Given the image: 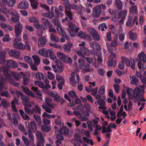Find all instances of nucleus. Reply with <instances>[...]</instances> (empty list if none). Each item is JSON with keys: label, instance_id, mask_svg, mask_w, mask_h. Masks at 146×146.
<instances>
[{"label": "nucleus", "instance_id": "1", "mask_svg": "<svg viewBox=\"0 0 146 146\" xmlns=\"http://www.w3.org/2000/svg\"><path fill=\"white\" fill-rule=\"evenodd\" d=\"M39 53L41 56L44 57H47L49 56L51 59H52L54 61H55L56 60V56L52 57L54 54L51 49H48L47 50L44 48L40 49L39 51Z\"/></svg>", "mask_w": 146, "mask_h": 146}, {"label": "nucleus", "instance_id": "2", "mask_svg": "<svg viewBox=\"0 0 146 146\" xmlns=\"http://www.w3.org/2000/svg\"><path fill=\"white\" fill-rule=\"evenodd\" d=\"M78 61L79 68L82 70L84 72H91L93 71L92 68H90V66L89 64H85L84 60L80 59L78 60Z\"/></svg>", "mask_w": 146, "mask_h": 146}, {"label": "nucleus", "instance_id": "3", "mask_svg": "<svg viewBox=\"0 0 146 146\" xmlns=\"http://www.w3.org/2000/svg\"><path fill=\"white\" fill-rule=\"evenodd\" d=\"M45 100V102L46 105L49 107H48L45 105H42L41 106L46 111L51 113H52V109L54 108V107L51 104L52 100L50 98L48 97L46 98Z\"/></svg>", "mask_w": 146, "mask_h": 146}, {"label": "nucleus", "instance_id": "4", "mask_svg": "<svg viewBox=\"0 0 146 146\" xmlns=\"http://www.w3.org/2000/svg\"><path fill=\"white\" fill-rule=\"evenodd\" d=\"M56 65H52V66L53 69V71L55 73L57 72L59 73L61 72L64 70V67L63 64L59 60H55Z\"/></svg>", "mask_w": 146, "mask_h": 146}, {"label": "nucleus", "instance_id": "5", "mask_svg": "<svg viewBox=\"0 0 146 146\" xmlns=\"http://www.w3.org/2000/svg\"><path fill=\"white\" fill-rule=\"evenodd\" d=\"M121 60L125 62L126 64L127 67H129L131 66V68L132 69H134L135 68V63L134 59L131 58L129 60L124 56H121Z\"/></svg>", "mask_w": 146, "mask_h": 146}, {"label": "nucleus", "instance_id": "6", "mask_svg": "<svg viewBox=\"0 0 146 146\" xmlns=\"http://www.w3.org/2000/svg\"><path fill=\"white\" fill-rule=\"evenodd\" d=\"M70 84L73 86H75L77 83L80 81V78L78 75L76 73L72 72L71 77L70 79Z\"/></svg>", "mask_w": 146, "mask_h": 146}, {"label": "nucleus", "instance_id": "7", "mask_svg": "<svg viewBox=\"0 0 146 146\" xmlns=\"http://www.w3.org/2000/svg\"><path fill=\"white\" fill-rule=\"evenodd\" d=\"M140 87L141 89L138 87H136L134 90L133 96L135 98H136L138 96L141 95L142 94H143L144 93V85H142L140 86Z\"/></svg>", "mask_w": 146, "mask_h": 146}, {"label": "nucleus", "instance_id": "8", "mask_svg": "<svg viewBox=\"0 0 146 146\" xmlns=\"http://www.w3.org/2000/svg\"><path fill=\"white\" fill-rule=\"evenodd\" d=\"M117 37L116 36L114 37L113 40L111 43L110 44H106L107 48L108 51H111L113 50L112 47H116L118 45Z\"/></svg>", "mask_w": 146, "mask_h": 146}, {"label": "nucleus", "instance_id": "9", "mask_svg": "<svg viewBox=\"0 0 146 146\" xmlns=\"http://www.w3.org/2000/svg\"><path fill=\"white\" fill-rule=\"evenodd\" d=\"M90 33L92 36L93 40L96 41L100 40V36L95 29L92 28L90 30Z\"/></svg>", "mask_w": 146, "mask_h": 146}, {"label": "nucleus", "instance_id": "10", "mask_svg": "<svg viewBox=\"0 0 146 146\" xmlns=\"http://www.w3.org/2000/svg\"><path fill=\"white\" fill-rule=\"evenodd\" d=\"M23 29V26L21 24L19 23L15 26V36L18 37L21 34Z\"/></svg>", "mask_w": 146, "mask_h": 146}, {"label": "nucleus", "instance_id": "11", "mask_svg": "<svg viewBox=\"0 0 146 146\" xmlns=\"http://www.w3.org/2000/svg\"><path fill=\"white\" fill-rule=\"evenodd\" d=\"M66 7L69 10L73 9L75 10L81 11L83 9V7L82 6H79L74 4H69Z\"/></svg>", "mask_w": 146, "mask_h": 146}, {"label": "nucleus", "instance_id": "12", "mask_svg": "<svg viewBox=\"0 0 146 146\" xmlns=\"http://www.w3.org/2000/svg\"><path fill=\"white\" fill-rule=\"evenodd\" d=\"M46 42V36H43L41 38H38V45L39 47H43L45 45Z\"/></svg>", "mask_w": 146, "mask_h": 146}, {"label": "nucleus", "instance_id": "13", "mask_svg": "<svg viewBox=\"0 0 146 146\" xmlns=\"http://www.w3.org/2000/svg\"><path fill=\"white\" fill-rule=\"evenodd\" d=\"M9 54L10 56L14 57H19L20 55V52L18 50L12 49L9 51Z\"/></svg>", "mask_w": 146, "mask_h": 146}, {"label": "nucleus", "instance_id": "14", "mask_svg": "<svg viewBox=\"0 0 146 146\" xmlns=\"http://www.w3.org/2000/svg\"><path fill=\"white\" fill-rule=\"evenodd\" d=\"M68 26L69 29L72 32L74 31L76 33H77L79 29V28L77 27L75 24L70 21L68 23Z\"/></svg>", "mask_w": 146, "mask_h": 146}, {"label": "nucleus", "instance_id": "15", "mask_svg": "<svg viewBox=\"0 0 146 146\" xmlns=\"http://www.w3.org/2000/svg\"><path fill=\"white\" fill-rule=\"evenodd\" d=\"M73 46V44L70 42H68L63 46L64 51L67 53H69L71 51V48Z\"/></svg>", "mask_w": 146, "mask_h": 146}, {"label": "nucleus", "instance_id": "16", "mask_svg": "<svg viewBox=\"0 0 146 146\" xmlns=\"http://www.w3.org/2000/svg\"><path fill=\"white\" fill-rule=\"evenodd\" d=\"M101 12V10H100L97 6H96L93 10L92 15L95 17H98Z\"/></svg>", "mask_w": 146, "mask_h": 146}, {"label": "nucleus", "instance_id": "17", "mask_svg": "<svg viewBox=\"0 0 146 146\" xmlns=\"http://www.w3.org/2000/svg\"><path fill=\"white\" fill-rule=\"evenodd\" d=\"M29 6L27 1H23L20 2L18 5V8L20 9H26L28 8Z\"/></svg>", "mask_w": 146, "mask_h": 146}, {"label": "nucleus", "instance_id": "18", "mask_svg": "<svg viewBox=\"0 0 146 146\" xmlns=\"http://www.w3.org/2000/svg\"><path fill=\"white\" fill-rule=\"evenodd\" d=\"M13 47L15 48L18 50H24L25 48V46L24 44L23 43L20 42L17 43H13Z\"/></svg>", "mask_w": 146, "mask_h": 146}, {"label": "nucleus", "instance_id": "19", "mask_svg": "<svg viewBox=\"0 0 146 146\" xmlns=\"http://www.w3.org/2000/svg\"><path fill=\"white\" fill-rule=\"evenodd\" d=\"M97 102L99 106L98 107L99 109H102V110H105L107 108L106 106V102L105 101L101 99L97 101Z\"/></svg>", "mask_w": 146, "mask_h": 146}, {"label": "nucleus", "instance_id": "20", "mask_svg": "<svg viewBox=\"0 0 146 146\" xmlns=\"http://www.w3.org/2000/svg\"><path fill=\"white\" fill-rule=\"evenodd\" d=\"M90 47L94 50H100V46L98 43L95 42H91L90 43Z\"/></svg>", "mask_w": 146, "mask_h": 146}, {"label": "nucleus", "instance_id": "21", "mask_svg": "<svg viewBox=\"0 0 146 146\" xmlns=\"http://www.w3.org/2000/svg\"><path fill=\"white\" fill-rule=\"evenodd\" d=\"M129 78L131 84L132 85H135L136 86L138 85V83L139 81L135 76L130 75L129 76Z\"/></svg>", "mask_w": 146, "mask_h": 146}, {"label": "nucleus", "instance_id": "22", "mask_svg": "<svg viewBox=\"0 0 146 146\" xmlns=\"http://www.w3.org/2000/svg\"><path fill=\"white\" fill-rule=\"evenodd\" d=\"M41 21L43 24L47 28L52 27V24L49 22L48 20L44 18H42L41 19Z\"/></svg>", "mask_w": 146, "mask_h": 146}, {"label": "nucleus", "instance_id": "23", "mask_svg": "<svg viewBox=\"0 0 146 146\" xmlns=\"http://www.w3.org/2000/svg\"><path fill=\"white\" fill-rule=\"evenodd\" d=\"M139 60H142L143 62L145 63L146 62V55L144 52H141L138 55Z\"/></svg>", "mask_w": 146, "mask_h": 146}, {"label": "nucleus", "instance_id": "24", "mask_svg": "<svg viewBox=\"0 0 146 146\" xmlns=\"http://www.w3.org/2000/svg\"><path fill=\"white\" fill-rule=\"evenodd\" d=\"M22 88H23V91L31 97H35V94H33L27 87L22 86Z\"/></svg>", "mask_w": 146, "mask_h": 146}, {"label": "nucleus", "instance_id": "25", "mask_svg": "<svg viewBox=\"0 0 146 146\" xmlns=\"http://www.w3.org/2000/svg\"><path fill=\"white\" fill-rule=\"evenodd\" d=\"M58 132L64 135H68V129L67 127L64 126L61 128L59 130Z\"/></svg>", "mask_w": 146, "mask_h": 146}, {"label": "nucleus", "instance_id": "26", "mask_svg": "<svg viewBox=\"0 0 146 146\" xmlns=\"http://www.w3.org/2000/svg\"><path fill=\"white\" fill-rule=\"evenodd\" d=\"M38 141H44V136L42 133L38 131H36V134Z\"/></svg>", "mask_w": 146, "mask_h": 146}, {"label": "nucleus", "instance_id": "27", "mask_svg": "<svg viewBox=\"0 0 146 146\" xmlns=\"http://www.w3.org/2000/svg\"><path fill=\"white\" fill-rule=\"evenodd\" d=\"M67 8L65 7V13L66 16H67L68 18L72 20V13L71 11L70 10H67Z\"/></svg>", "mask_w": 146, "mask_h": 146}, {"label": "nucleus", "instance_id": "28", "mask_svg": "<svg viewBox=\"0 0 146 146\" xmlns=\"http://www.w3.org/2000/svg\"><path fill=\"white\" fill-rule=\"evenodd\" d=\"M54 12H48L43 13L42 15L46 17L49 19H51L54 16Z\"/></svg>", "mask_w": 146, "mask_h": 146}, {"label": "nucleus", "instance_id": "29", "mask_svg": "<svg viewBox=\"0 0 146 146\" xmlns=\"http://www.w3.org/2000/svg\"><path fill=\"white\" fill-rule=\"evenodd\" d=\"M78 36L80 37L81 38H90V37L89 35L86 34L82 31H80L78 33Z\"/></svg>", "mask_w": 146, "mask_h": 146}, {"label": "nucleus", "instance_id": "30", "mask_svg": "<svg viewBox=\"0 0 146 146\" xmlns=\"http://www.w3.org/2000/svg\"><path fill=\"white\" fill-rule=\"evenodd\" d=\"M22 103L24 106H28L29 104L30 101L29 99L27 97L25 96H22Z\"/></svg>", "mask_w": 146, "mask_h": 146}, {"label": "nucleus", "instance_id": "31", "mask_svg": "<svg viewBox=\"0 0 146 146\" xmlns=\"http://www.w3.org/2000/svg\"><path fill=\"white\" fill-rule=\"evenodd\" d=\"M19 111L21 116L23 119L25 120H28L30 119L29 117L23 111L21 110H19Z\"/></svg>", "mask_w": 146, "mask_h": 146}, {"label": "nucleus", "instance_id": "32", "mask_svg": "<svg viewBox=\"0 0 146 146\" xmlns=\"http://www.w3.org/2000/svg\"><path fill=\"white\" fill-rule=\"evenodd\" d=\"M15 104H18V100L16 98H15L13 101L11 103V106L13 111L15 112H17V110L16 108Z\"/></svg>", "mask_w": 146, "mask_h": 146}, {"label": "nucleus", "instance_id": "33", "mask_svg": "<svg viewBox=\"0 0 146 146\" xmlns=\"http://www.w3.org/2000/svg\"><path fill=\"white\" fill-rule=\"evenodd\" d=\"M129 38L132 40H135L137 38V36L136 33L130 31L129 33Z\"/></svg>", "mask_w": 146, "mask_h": 146}, {"label": "nucleus", "instance_id": "34", "mask_svg": "<svg viewBox=\"0 0 146 146\" xmlns=\"http://www.w3.org/2000/svg\"><path fill=\"white\" fill-rule=\"evenodd\" d=\"M38 0H31V4L32 9H36L37 8V6L38 5V3L37 2Z\"/></svg>", "mask_w": 146, "mask_h": 146}, {"label": "nucleus", "instance_id": "35", "mask_svg": "<svg viewBox=\"0 0 146 146\" xmlns=\"http://www.w3.org/2000/svg\"><path fill=\"white\" fill-rule=\"evenodd\" d=\"M33 58L35 64L36 65H38L40 63V59L39 57L35 55H33L32 56Z\"/></svg>", "mask_w": 146, "mask_h": 146}, {"label": "nucleus", "instance_id": "36", "mask_svg": "<svg viewBox=\"0 0 146 146\" xmlns=\"http://www.w3.org/2000/svg\"><path fill=\"white\" fill-rule=\"evenodd\" d=\"M138 66L139 69H141L143 70H145L146 68V66L144 63H142V61L141 60H139L137 64Z\"/></svg>", "mask_w": 146, "mask_h": 146}, {"label": "nucleus", "instance_id": "37", "mask_svg": "<svg viewBox=\"0 0 146 146\" xmlns=\"http://www.w3.org/2000/svg\"><path fill=\"white\" fill-rule=\"evenodd\" d=\"M102 61V58L101 57H98V64H96L95 63H93V65L96 68H98L99 67L100 65L101 64Z\"/></svg>", "mask_w": 146, "mask_h": 146}, {"label": "nucleus", "instance_id": "38", "mask_svg": "<svg viewBox=\"0 0 146 146\" xmlns=\"http://www.w3.org/2000/svg\"><path fill=\"white\" fill-rule=\"evenodd\" d=\"M10 9L8 10L5 7H3L0 8V12L2 13L5 15H7L9 13Z\"/></svg>", "mask_w": 146, "mask_h": 146}, {"label": "nucleus", "instance_id": "39", "mask_svg": "<svg viewBox=\"0 0 146 146\" xmlns=\"http://www.w3.org/2000/svg\"><path fill=\"white\" fill-rule=\"evenodd\" d=\"M50 40L53 41L55 42H58L59 41V39L53 33L50 34Z\"/></svg>", "mask_w": 146, "mask_h": 146}, {"label": "nucleus", "instance_id": "40", "mask_svg": "<svg viewBox=\"0 0 146 146\" xmlns=\"http://www.w3.org/2000/svg\"><path fill=\"white\" fill-rule=\"evenodd\" d=\"M22 139L26 146H29V145L31 141L30 140L24 136L22 137Z\"/></svg>", "mask_w": 146, "mask_h": 146}, {"label": "nucleus", "instance_id": "41", "mask_svg": "<svg viewBox=\"0 0 146 146\" xmlns=\"http://www.w3.org/2000/svg\"><path fill=\"white\" fill-rule=\"evenodd\" d=\"M111 131L110 125H109L107 128L104 127L103 128L102 132V133H104L106 132H111Z\"/></svg>", "mask_w": 146, "mask_h": 146}, {"label": "nucleus", "instance_id": "42", "mask_svg": "<svg viewBox=\"0 0 146 146\" xmlns=\"http://www.w3.org/2000/svg\"><path fill=\"white\" fill-rule=\"evenodd\" d=\"M116 64L115 61H113V59H111V58H109L108 66L110 67H115Z\"/></svg>", "mask_w": 146, "mask_h": 146}, {"label": "nucleus", "instance_id": "43", "mask_svg": "<svg viewBox=\"0 0 146 146\" xmlns=\"http://www.w3.org/2000/svg\"><path fill=\"white\" fill-rule=\"evenodd\" d=\"M105 88L104 85L101 86L99 88L98 93L100 95H103L105 93Z\"/></svg>", "mask_w": 146, "mask_h": 146}, {"label": "nucleus", "instance_id": "44", "mask_svg": "<svg viewBox=\"0 0 146 146\" xmlns=\"http://www.w3.org/2000/svg\"><path fill=\"white\" fill-rule=\"evenodd\" d=\"M9 13L11 15L15 16L17 17H19V15L16 11H12L11 9H10Z\"/></svg>", "mask_w": 146, "mask_h": 146}, {"label": "nucleus", "instance_id": "45", "mask_svg": "<svg viewBox=\"0 0 146 146\" xmlns=\"http://www.w3.org/2000/svg\"><path fill=\"white\" fill-rule=\"evenodd\" d=\"M42 116L43 117H47L48 118H54L56 117V115H55L53 114L50 115L45 112L44 113Z\"/></svg>", "mask_w": 146, "mask_h": 146}, {"label": "nucleus", "instance_id": "46", "mask_svg": "<svg viewBox=\"0 0 146 146\" xmlns=\"http://www.w3.org/2000/svg\"><path fill=\"white\" fill-rule=\"evenodd\" d=\"M35 84L36 85H38L40 88H44V85L42 82L39 81H35Z\"/></svg>", "mask_w": 146, "mask_h": 146}, {"label": "nucleus", "instance_id": "47", "mask_svg": "<svg viewBox=\"0 0 146 146\" xmlns=\"http://www.w3.org/2000/svg\"><path fill=\"white\" fill-rule=\"evenodd\" d=\"M64 60H62L63 62L66 63L72 62V60L71 58L66 55L63 58Z\"/></svg>", "mask_w": 146, "mask_h": 146}, {"label": "nucleus", "instance_id": "48", "mask_svg": "<svg viewBox=\"0 0 146 146\" xmlns=\"http://www.w3.org/2000/svg\"><path fill=\"white\" fill-rule=\"evenodd\" d=\"M98 90V87H96L95 88H92V89H90L88 92H91L92 95L94 96L96 94H97Z\"/></svg>", "mask_w": 146, "mask_h": 146}, {"label": "nucleus", "instance_id": "49", "mask_svg": "<svg viewBox=\"0 0 146 146\" xmlns=\"http://www.w3.org/2000/svg\"><path fill=\"white\" fill-rule=\"evenodd\" d=\"M115 3L118 9H121L122 7V4L120 0H115Z\"/></svg>", "mask_w": 146, "mask_h": 146}, {"label": "nucleus", "instance_id": "50", "mask_svg": "<svg viewBox=\"0 0 146 146\" xmlns=\"http://www.w3.org/2000/svg\"><path fill=\"white\" fill-rule=\"evenodd\" d=\"M31 128L33 131L35 132L36 130V127L35 122L31 121L30 123Z\"/></svg>", "mask_w": 146, "mask_h": 146}, {"label": "nucleus", "instance_id": "51", "mask_svg": "<svg viewBox=\"0 0 146 146\" xmlns=\"http://www.w3.org/2000/svg\"><path fill=\"white\" fill-rule=\"evenodd\" d=\"M50 127H48L45 125H42L41 127V129L42 131L46 132L49 131L50 129Z\"/></svg>", "mask_w": 146, "mask_h": 146}, {"label": "nucleus", "instance_id": "52", "mask_svg": "<svg viewBox=\"0 0 146 146\" xmlns=\"http://www.w3.org/2000/svg\"><path fill=\"white\" fill-rule=\"evenodd\" d=\"M52 21L56 26H58L60 25V20L57 19H53L52 20Z\"/></svg>", "mask_w": 146, "mask_h": 146}, {"label": "nucleus", "instance_id": "53", "mask_svg": "<svg viewBox=\"0 0 146 146\" xmlns=\"http://www.w3.org/2000/svg\"><path fill=\"white\" fill-rule=\"evenodd\" d=\"M36 77L37 79L41 80L43 79L44 76L43 74L40 73H37L36 74Z\"/></svg>", "mask_w": 146, "mask_h": 146}, {"label": "nucleus", "instance_id": "54", "mask_svg": "<svg viewBox=\"0 0 146 146\" xmlns=\"http://www.w3.org/2000/svg\"><path fill=\"white\" fill-rule=\"evenodd\" d=\"M83 139L84 142H87L88 143H90L91 145H93V142L92 140L88 139L85 137H83Z\"/></svg>", "mask_w": 146, "mask_h": 146}, {"label": "nucleus", "instance_id": "55", "mask_svg": "<svg viewBox=\"0 0 146 146\" xmlns=\"http://www.w3.org/2000/svg\"><path fill=\"white\" fill-rule=\"evenodd\" d=\"M68 95L70 97L73 98H77L78 97L75 92L73 91L70 92Z\"/></svg>", "mask_w": 146, "mask_h": 146}, {"label": "nucleus", "instance_id": "56", "mask_svg": "<svg viewBox=\"0 0 146 146\" xmlns=\"http://www.w3.org/2000/svg\"><path fill=\"white\" fill-rule=\"evenodd\" d=\"M28 133L29 135V137L30 139V141L32 142L34 141V139L33 135L31 133V130H29L28 131Z\"/></svg>", "mask_w": 146, "mask_h": 146}, {"label": "nucleus", "instance_id": "57", "mask_svg": "<svg viewBox=\"0 0 146 146\" xmlns=\"http://www.w3.org/2000/svg\"><path fill=\"white\" fill-rule=\"evenodd\" d=\"M98 28L99 30L103 31H104V29H106L107 27L105 23H103L99 25Z\"/></svg>", "mask_w": 146, "mask_h": 146}, {"label": "nucleus", "instance_id": "58", "mask_svg": "<svg viewBox=\"0 0 146 146\" xmlns=\"http://www.w3.org/2000/svg\"><path fill=\"white\" fill-rule=\"evenodd\" d=\"M12 60H7L5 64V65L7 67H9L12 66Z\"/></svg>", "mask_w": 146, "mask_h": 146}, {"label": "nucleus", "instance_id": "59", "mask_svg": "<svg viewBox=\"0 0 146 146\" xmlns=\"http://www.w3.org/2000/svg\"><path fill=\"white\" fill-rule=\"evenodd\" d=\"M16 3L15 0H9L7 2V5L10 7H13Z\"/></svg>", "mask_w": 146, "mask_h": 146}, {"label": "nucleus", "instance_id": "60", "mask_svg": "<svg viewBox=\"0 0 146 146\" xmlns=\"http://www.w3.org/2000/svg\"><path fill=\"white\" fill-rule=\"evenodd\" d=\"M24 58L25 61L29 63L30 64L33 63V61L30 57L28 56H26Z\"/></svg>", "mask_w": 146, "mask_h": 146}, {"label": "nucleus", "instance_id": "61", "mask_svg": "<svg viewBox=\"0 0 146 146\" xmlns=\"http://www.w3.org/2000/svg\"><path fill=\"white\" fill-rule=\"evenodd\" d=\"M87 124L88 125V128L91 131H93V129L92 126V122L90 121H87Z\"/></svg>", "mask_w": 146, "mask_h": 146}, {"label": "nucleus", "instance_id": "62", "mask_svg": "<svg viewBox=\"0 0 146 146\" xmlns=\"http://www.w3.org/2000/svg\"><path fill=\"white\" fill-rule=\"evenodd\" d=\"M118 67L119 68L120 70H122L123 69L124 67V65L123 60H121V62L119 63Z\"/></svg>", "mask_w": 146, "mask_h": 146}, {"label": "nucleus", "instance_id": "63", "mask_svg": "<svg viewBox=\"0 0 146 146\" xmlns=\"http://www.w3.org/2000/svg\"><path fill=\"white\" fill-rule=\"evenodd\" d=\"M74 137L75 139L79 142L80 143H82V140L81 137H79L77 133H75L74 134Z\"/></svg>", "mask_w": 146, "mask_h": 146}, {"label": "nucleus", "instance_id": "64", "mask_svg": "<svg viewBox=\"0 0 146 146\" xmlns=\"http://www.w3.org/2000/svg\"><path fill=\"white\" fill-rule=\"evenodd\" d=\"M57 55L58 57L61 59L62 60H64L63 58L65 57V55L63 53L60 52H58L57 54Z\"/></svg>", "mask_w": 146, "mask_h": 146}]
</instances>
